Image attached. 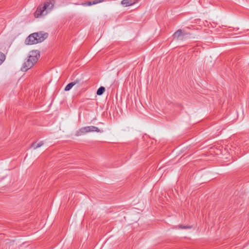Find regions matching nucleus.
Returning a JSON list of instances; mask_svg holds the SVG:
<instances>
[{"mask_svg":"<svg viewBox=\"0 0 249 249\" xmlns=\"http://www.w3.org/2000/svg\"><path fill=\"white\" fill-rule=\"evenodd\" d=\"M40 56L39 51L36 50L30 51L27 58L25 59L21 67V71L25 72L33 68L37 62Z\"/></svg>","mask_w":249,"mask_h":249,"instance_id":"nucleus-1","label":"nucleus"},{"mask_svg":"<svg viewBox=\"0 0 249 249\" xmlns=\"http://www.w3.org/2000/svg\"><path fill=\"white\" fill-rule=\"evenodd\" d=\"M48 37V34L43 32L34 33L29 35L25 40L27 45H33L43 42Z\"/></svg>","mask_w":249,"mask_h":249,"instance_id":"nucleus-2","label":"nucleus"},{"mask_svg":"<svg viewBox=\"0 0 249 249\" xmlns=\"http://www.w3.org/2000/svg\"><path fill=\"white\" fill-rule=\"evenodd\" d=\"M52 0H48L43 4H40L34 13L35 17H39L46 15L53 8V3Z\"/></svg>","mask_w":249,"mask_h":249,"instance_id":"nucleus-3","label":"nucleus"},{"mask_svg":"<svg viewBox=\"0 0 249 249\" xmlns=\"http://www.w3.org/2000/svg\"><path fill=\"white\" fill-rule=\"evenodd\" d=\"M191 37V34L182 29L178 30L173 35L174 40L183 41Z\"/></svg>","mask_w":249,"mask_h":249,"instance_id":"nucleus-4","label":"nucleus"},{"mask_svg":"<svg viewBox=\"0 0 249 249\" xmlns=\"http://www.w3.org/2000/svg\"><path fill=\"white\" fill-rule=\"evenodd\" d=\"M140 0H123L121 4L125 6H129L138 2Z\"/></svg>","mask_w":249,"mask_h":249,"instance_id":"nucleus-5","label":"nucleus"},{"mask_svg":"<svg viewBox=\"0 0 249 249\" xmlns=\"http://www.w3.org/2000/svg\"><path fill=\"white\" fill-rule=\"evenodd\" d=\"M86 129L87 133L89 132H100V130L96 126L90 125V126H85Z\"/></svg>","mask_w":249,"mask_h":249,"instance_id":"nucleus-6","label":"nucleus"},{"mask_svg":"<svg viewBox=\"0 0 249 249\" xmlns=\"http://www.w3.org/2000/svg\"><path fill=\"white\" fill-rule=\"evenodd\" d=\"M87 133L85 127H81L75 133L76 136H79Z\"/></svg>","mask_w":249,"mask_h":249,"instance_id":"nucleus-7","label":"nucleus"},{"mask_svg":"<svg viewBox=\"0 0 249 249\" xmlns=\"http://www.w3.org/2000/svg\"><path fill=\"white\" fill-rule=\"evenodd\" d=\"M44 142L42 141H40L38 142H35L32 143L31 148H33L34 149H36L42 146Z\"/></svg>","mask_w":249,"mask_h":249,"instance_id":"nucleus-8","label":"nucleus"},{"mask_svg":"<svg viewBox=\"0 0 249 249\" xmlns=\"http://www.w3.org/2000/svg\"><path fill=\"white\" fill-rule=\"evenodd\" d=\"M105 91V88L104 87H100L97 90L96 94L98 95H101Z\"/></svg>","mask_w":249,"mask_h":249,"instance_id":"nucleus-9","label":"nucleus"},{"mask_svg":"<svg viewBox=\"0 0 249 249\" xmlns=\"http://www.w3.org/2000/svg\"><path fill=\"white\" fill-rule=\"evenodd\" d=\"M74 86V84L72 82H71L68 84L65 88V91L70 90Z\"/></svg>","mask_w":249,"mask_h":249,"instance_id":"nucleus-10","label":"nucleus"},{"mask_svg":"<svg viewBox=\"0 0 249 249\" xmlns=\"http://www.w3.org/2000/svg\"><path fill=\"white\" fill-rule=\"evenodd\" d=\"M5 59V56L4 53L0 52V65H1Z\"/></svg>","mask_w":249,"mask_h":249,"instance_id":"nucleus-11","label":"nucleus"},{"mask_svg":"<svg viewBox=\"0 0 249 249\" xmlns=\"http://www.w3.org/2000/svg\"><path fill=\"white\" fill-rule=\"evenodd\" d=\"M81 81V77H77L76 79H75L72 82L73 84H74V86L79 84Z\"/></svg>","mask_w":249,"mask_h":249,"instance_id":"nucleus-12","label":"nucleus"},{"mask_svg":"<svg viewBox=\"0 0 249 249\" xmlns=\"http://www.w3.org/2000/svg\"><path fill=\"white\" fill-rule=\"evenodd\" d=\"M104 1V0H93L92 1V4L93 5V4H96L97 3H100V2H102Z\"/></svg>","mask_w":249,"mask_h":249,"instance_id":"nucleus-13","label":"nucleus"},{"mask_svg":"<svg viewBox=\"0 0 249 249\" xmlns=\"http://www.w3.org/2000/svg\"><path fill=\"white\" fill-rule=\"evenodd\" d=\"M83 5H86V6H91L93 4H92V1H90L87 2V3H84Z\"/></svg>","mask_w":249,"mask_h":249,"instance_id":"nucleus-14","label":"nucleus"},{"mask_svg":"<svg viewBox=\"0 0 249 249\" xmlns=\"http://www.w3.org/2000/svg\"><path fill=\"white\" fill-rule=\"evenodd\" d=\"M179 228H181V229H186L191 228V227H190V226H184L180 225L179 226Z\"/></svg>","mask_w":249,"mask_h":249,"instance_id":"nucleus-15","label":"nucleus"},{"mask_svg":"<svg viewBox=\"0 0 249 249\" xmlns=\"http://www.w3.org/2000/svg\"><path fill=\"white\" fill-rule=\"evenodd\" d=\"M240 44V43L238 42V43L234 44L233 45H237V44Z\"/></svg>","mask_w":249,"mask_h":249,"instance_id":"nucleus-16","label":"nucleus"}]
</instances>
